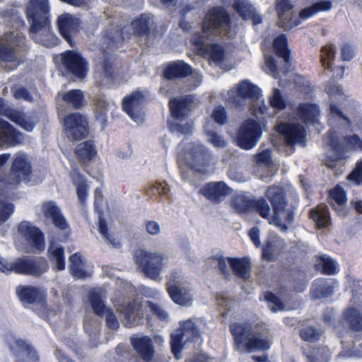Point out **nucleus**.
<instances>
[{
    "mask_svg": "<svg viewBox=\"0 0 362 362\" xmlns=\"http://www.w3.org/2000/svg\"><path fill=\"white\" fill-rule=\"evenodd\" d=\"M0 116H4L13 122L23 129L32 132L35 127V122L27 117L24 112L8 106L3 98L0 97Z\"/></svg>",
    "mask_w": 362,
    "mask_h": 362,
    "instance_id": "16",
    "label": "nucleus"
},
{
    "mask_svg": "<svg viewBox=\"0 0 362 362\" xmlns=\"http://www.w3.org/2000/svg\"><path fill=\"white\" fill-rule=\"evenodd\" d=\"M309 217L315 223L319 229L327 228L330 224V214L329 209L325 205H318L312 209Z\"/></svg>",
    "mask_w": 362,
    "mask_h": 362,
    "instance_id": "38",
    "label": "nucleus"
},
{
    "mask_svg": "<svg viewBox=\"0 0 362 362\" xmlns=\"http://www.w3.org/2000/svg\"><path fill=\"white\" fill-rule=\"evenodd\" d=\"M95 115L97 120L105 124L108 112V103L102 96H96L93 99Z\"/></svg>",
    "mask_w": 362,
    "mask_h": 362,
    "instance_id": "47",
    "label": "nucleus"
},
{
    "mask_svg": "<svg viewBox=\"0 0 362 362\" xmlns=\"http://www.w3.org/2000/svg\"><path fill=\"white\" fill-rule=\"evenodd\" d=\"M232 25L230 13L223 6H214L205 13L202 23L203 33L220 36L223 32L228 33Z\"/></svg>",
    "mask_w": 362,
    "mask_h": 362,
    "instance_id": "4",
    "label": "nucleus"
},
{
    "mask_svg": "<svg viewBox=\"0 0 362 362\" xmlns=\"http://www.w3.org/2000/svg\"><path fill=\"white\" fill-rule=\"evenodd\" d=\"M322 335V331L313 326H307L299 332L300 339L304 341L315 343L320 340Z\"/></svg>",
    "mask_w": 362,
    "mask_h": 362,
    "instance_id": "51",
    "label": "nucleus"
},
{
    "mask_svg": "<svg viewBox=\"0 0 362 362\" xmlns=\"http://www.w3.org/2000/svg\"><path fill=\"white\" fill-rule=\"evenodd\" d=\"M23 134L8 122L0 118V146L14 147L23 143Z\"/></svg>",
    "mask_w": 362,
    "mask_h": 362,
    "instance_id": "18",
    "label": "nucleus"
},
{
    "mask_svg": "<svg viewBox=\"0 0 362 362\" xmlns=\"http://www.w3.org/2000/svg\"><path fill=\"white\" fill-rule=\"evenodd\" d=\"M98 230L104 238L111 244L114 247H119L120 243L113 238L108 231V226L106 220L103 217L99 218Z\"/></svg>",
    "mask_w": 362,
    "mask_h": 362,
    "instance_id": "54",
    "label": "nucleus"
},
{
    "mask_svg": "<svg viewBox=\"0 0 362 362\" xmlns=\"http://www.w3.org/2000/svg\"><path fill=\"white\" fill-rule=\"evenodd\" d=\"M192 103L193 97L191 95L170 99L168 107L171 116L177 120L185 119L191 112L190 105Z\"/></svg>",
    "mask_w": 362,
    "mask_h": 362,
    "instance_id": "23",
    "label": "nucleus"
},
{
    "mask_svg": "<svg viewBox=\"0 0 362 362\" xmlns=\"http://www.w3.org/2000/svg\"><path fill=\"white\" fill-rule=\"evenodd\" d=\"M48 270L49 264L44 257L35 259L19 257L13 262L12 272L17 274L40 276Z\"/></svg>",
    "mask_w": 362,
    "mask_h": 362,
    "instance_id": "9",
    "label": "nucleus"
},
{
    "mask_svg": "<svg viewBox=\"0 0 362 362\" xmlns=\"http://www.w3.org/2000/svg\"><path fill=\"white\" fill-rule=\"evenodd\" d=\"M273 48L278 57L282 58L286 63L290 62L291 51L288 49V40L285 34H281L274 38Z\"/></svg>",
    "mask_w": 362,
    "mask_h": 362,
    "instance_id": "43",
    "label": "nucleus"
},
{
    "mask_svg": "<svg viewBox=\"0 0 362 362\" xmlns=\"http://www.w3.org/2000/svg\"><path fill=\"white\" fill-rule=\"evenodd\" d=\"M16 295L23 304L45 305L47 297L40 288L30 285H20L16 288Z\"/></svg>",
    "mask_w": 362,
    "mask_h": 362,
    "instance_id": "20",
    "label": "nucleus"
},
{
    "mask_svg": "<svg viewBox=\"0 0 362 362\" xmlns=\"http://www.w3.org/2000/svg\"><path fill=\"white\" fill-rule=\"evenodd\" d=\"M271 346L270 342L265 339H262L256 336H250L245 344L240 351L252 353L255 351H267Z\"/></svg>",
    "mask_w": 362,
    "mask_h": 362,
    "instance_id": "44",
    "label": "nucleus"
},
{
    "mask_svg": "<svg viewBox=\"0 0 362 362\" xmlns=\"http://www.w3.org/2000/svg\"><path fill=\"white\" fill-rule=\"evenodd\" d=\"M18 230L33 247L39 251L45 250V236L39 228L28 221H23L18 224Z\"/></svg>",
    "mask_w": 362,
    "mask_h": 362,
    "instance_id": "17",
    "label": "nucleus"
},
{
    "mask_svg": "<svg viewBox=\"0 0 362 362\" xmlns=\"http://www.w3.org/2000/svg\"><path fill=\"white\" fill-rule=\"evenodd\" d=\"M276 238H270L267 240L262 247V259L271 262L276 259L281 252L282 242Z\"/></svg>",
    "mask_w": 362,
    "mask_h": 362,
    "instance_id": "37",
    "label": "nucleus"
},
{
    "mask_svg": "<svg viewBox=\"0 0 362 362\" xmlns=\"http://www.w3.org/2000/svg\"><path fill=\"white\" fill-rule=\"evenodd\" d=\"M274 213L275 219L279 222V213L288 205L285 189L280 186H269L265 193Z\"/></svg>",
    "mask_w": 362,
    "mask_h": 362,
    "instance_id": "22",
    "label": "nucleus"
},
{
    "mask_svg": "<svg viewBox=\"0 0 362 362\" xmlns=\"http://www.w3.org/2000/svg\"><path fill=\"white\" fill-rule=\"evenodd\" d=\"M42 211L45 217L47 219H51L56 228L63 230L69 227L68 223L62 214L60 209L53 201L44 202L42 205Z\"/></svg>",
    "mask_w": 362,
    "mask_h": 362,
    "instance_id": "28",
    "label": "nucleus"
},
{
    "mask_svg": "<svg viewBox=\"0 0 362 362\" xmlns=\"http://www.w3.org/2000/svg\"><path fill=\"white\" fill-rule=\"evenodd\" d=\"M327 138L328 144L334 153V156H328L325 160V165L330 169H335L339 161L346 159L349 151H362V140L357 134L339 138L330 133Z\"/></svg>",
    "mask_w": 362,
    "mask_h": 362,
    "instance_id": "2",
    "label": "nucleus"
},
{
    "mask_svg": "<svg viewBox=\"0 0 362 362\" xmlns=\"http://www.w3.org/2000/svg\"><path fill=\"white\" fill-rule=\"evenodd\" d=\"M56 23L60 35L74 47L76 45L74 37L81 28L80 19L71 13H64L58 16Z\"/></svg>",
    "mask_w": 362,
    "mask_h": 362,
    "instance_id": "11",
    "label": "nucleus"
},
{
    "mask_svg": "<svg viewBox=\"0 0 362 362\" xmlns=\"http://www.w3.org/2000/svg\"><path fill=\"white\" fill-rule=\"evenodd\" d=\"M262 134L259 122L253 119H247L238 130L236 144L242 149L250 150L257 145Z\"/></svg>",
    "mask_w": 362,
    "mask_h": 362,
    "instance_id": "7",
    "label": "nucleus"
},
{
    "mask_svg": "<svg viewBox=\"0 0 362 362\" xmlns=\"http://www.w3.org/2000/svg\"><path fill=\"white\" fill-rule=\"evenodd\" d=\"M16 60V54L13 47L0 42V62H14Z\"/></svg>",
    "mask_w": 362,
    "mask_h": 362,
    "instance_id": "56",
    "label": "nucleus"
},
{
    "mask_svg": "<svg viewBox=\"0 0 362 362\" xmlns=\"http://www.w3.org/2000/svg\"><path fill=\"white\" fill-rule=\"evenodd\" d=\"M252 209L258 213V214L263 218H269L270 216V206L266 199L263 198L257 200H253Z\"/></svg>",
    "mask_w": 362,
    "mask_h": 362,
    "instance_id": "55",
    "label": "nucleus"
},
{
    "mask_svg": "<svg viewBox=\"0 0 362 362\" xmlns=\"http://www.w3.org/2000/svg\"><path fill=\"white\" fill-rule=\"evenodd\" d=\"M49 257L52 264V269L56 272L65 269L64 250L62 246L55 247L53 250L49 249Z\"/></svg>",
    "mask_w": 362,
    "mask_h": 362,
    "instance_id": "46",
    "label": "nucleus"
},
{
    "mask_svg": "<svg viewBox=\"0 0 362 362\" xmlns=\"http://www.w3.org/2000/svg\"><path fill=\"white\" fill-rule=\"evenodd\" d=\"M227 262L236 276L243 279L250 276L251 262L247 257H227Z\"/></svg>",
    "mask_w": 362,
    "mask_h": 362,
    "instance_id": "32",
    "label": "nucleus"
},
{
    "mask_svg": "<svg viewBox=\"0 0 362 362\" xmlns=\"http://www.w3.org/2000/svg\"><path fill=\"white\" fill-rule=\"evenodd\" d=\"M62 98L65 103L71 105L76 110L81 109L84 105V95L79 89H73L64 93Z\"/></svg>",
    "mask_w": 362,
    "mask_h": 362,
    "instance_id": "45",
    "label": "nucleus"
},
{
    "mask_svg": "<svg viewBox=\"0 0 362 362\" xmlns=\"http://www.w3.org/2000/svg\"><path fill=\"white\" fill-rule=\"evenodd\" d=\"M264 299L273 305L270 306V310L275 313L278 310H284L285 305L283 301L274 293L266 291L264 293Z\"/></svg>",
    "mask_w": 362,
    "mask_h": 362,
    "instance_id": "60",
    "label": "nucleus"
},
{
    "mask_svg": "<svg viewBox=\"0 0 362 362\" xmlns=\"http://www.w3.org/2000/svg\"><path fill=\"white\" fill-rule=\"evenodd\" d=\"M276 130L284 136L287 146H293L305 141V129L298 123L281 122L276 126Z\"/></svg>",
    "mask_w": 362,
    "mask_h": 362,
    "instance_id": "14",
    "label": "nucleus"
},
{
    "mask_svg": "<svg viewBox=\"0 0 362 362\" xmlns=\"http://www.w3.org/2000/svg\"><path fill=\"white\" fill-rule=\"evenodd\" d=\"M78 161L83 168L88 167L97 156L98 151L93 140H87L76 145L74 151Z\"/></svg>",
    "mask_w": 362,
    "mask_h": 362,
    "instance_id": "25",
    "label": "nucleus"
},
{
    "mask_svg": "<svg viewBox=\"0 0 362 362\" xmlns=\"http://www.w3.org/2000/svg\"><path fill=\"white\" fill-rule=\"evenodd\" d=\"M65 133L71 141H79L89 134L88 122L80 112H73L64 118Z\"/></svg>",
    "mask_w": 362,
    "mask_h": 362,
    "instance_id": "8",
    "label": "nucleus"
},
{
    "mask_svg": "<svg viewBox=\"0 0 362 362\" xmlns=\"http://www.w3.org/2000/svg\"><path fill=\"white\" fill-rule=\"evenodd\" d=\"M232 192L233 189L223 181L207 182L199 190L201 194L214 204L221 203Z\"/></svg>",
    "mask_w": 362,
    "mask_h": 362,
    "instance_id": "13",
    "label": "nucleus"
},
{
    "mask_svg": "<svg viewBox=\"0 0 362 362\" xmlns=\"http://www.w3.org/2000/svg\"><path fill=\"white\" fill-rule=\"evenodd\" d=\"M320 271L326 275H333L337 272L336 262L329 257H320L319 258Z\"/></svg>",
    "mask_w": 362,
    "mask_h": 362,
    "instance_id": "57",
    "label": "nucleus"
},
{
    "mask_svg": "<svg viewBox=\"0 0 362 362\" xmlns=\"http://www.w3.org/2000/svg\"><path fill=\"white\" fill-rule=\"evenodd\" d=\"M62 64L67 74L78 79L86 77L88 71V63L78 52L67 50L62 54Z\"/></svg>",
    "mask_w": 362,
    "mask_h": 362,
    "instance_id": "10",
    "label": "nucleus"
},
{
    "mask_svg": "<svg viewBox=\"0 0 362 362\" xmlns=\"http://www.w3.org/2000/svg\"><path fill=\"white\" fill-rule=\"evenodd\" d=\"M342 319L354 332H362V313L356 308L348 307L342 313Z\"/></svg>",
    "mask_w": 362,
    "mask_h": 362,
    "instance_id": "34",
    "label": "nucleus"
},
{
    "mask_svg": "<svg viewBox=\"0 0 362 362\" xmlns=\"http://www.w3.org/2000/svg\"><path fill=\"white\" fill-rule=\"evenodd\" d=\"M180 333H183L185 342L200 344L202 340L199 328L191 320L185 321L182 327L177 329Z\"/></svg>",
    "mask_w": 362,
    "mask_h": 362,
    "instance_id": "41",
    "label": "nucleus"
},
{
    "mask_svg": "<svg viewBox=\"0 0 362 362\" xmlns=\"http://www.w3.org/2000/svg\"><path fill=\"white\" fill-rule=\"evenodd\" d=\"M329 197L338 205H344L347 201L346 193L339 185H337L334 188L330 189Z\"/></svg>",
    "mask_w": 362,
    "mask_h": 362,
    "instance_id": "61",
    "label": "nucleus"
},
{
    "mask_svg": "<svg viewBox=\"0 0 362 362\" xmlns=\"http://www.w3.org/2000/svg\"><path fill=\"white\" fill-rule=\"evenodd\" d=\"M336 55V47L334 45H326L321 48L320 62L325 70L332 74L331 80L326 87V92L330 98L339 96L344 99V94L342 87L334 83L343 78L345 67L343 65L335 66L334 61Z\"/></svg>",
    "mask_w": 362,
    "mask_h": 362,
    "instance_id": "3",
    "label": "nucleus"
},
{
    "mask_svg": "<svg viewBox=\"0 0 362 362\" xmlns=\"http://www.w3.org/2000/svg\"><path fill=\"white\" fill-rule=\"evenodd\" d=\"M332 6L333 4L330 0L316 1L310 6L302 8L299 11L298 16L291 12L279 18L280 26L284 30H291L299 25L302 21L308 20L319 13L330 11Z\"/></svg>",
    "mask_w": 362,
    "mask_h": 362,
    "instance_id": "5",
    "label": "nucleus"
},
{
    "mask_svg": "<svg viewBox=\"0 0 362 362\" xmlns=\"http://www.w3.org/2000/svg\"><path fill=\"white\" fill-rule=\"evenodd\" d=\"M166 290L170 299L175 304L182 306L192 305L193 298L189 289L168 281L166 284Z\"/></svg>",
    "mask_w": 362,
    "mask_h": 362,
    "instance_id": "29",
    "label": "nucleus"
},
{
    "mask_svg": "<svg viewBox=\"0 0 362 362\" xmlns=\"http://www.w3.org/2000/svg\"><path fill=\"white\" fill-rule=\"evenodd\" d=\"M193 73L192 67L183 60L170 62L165 66L163 71V77L168 80L185 78Z\"/></svg>",
    "mask_w": 362,
    "mask_h": 362,
    "instance_id": "21",
    "label": "nucleus"
},
{
    "mask_svg": "<svg viewBox=\"0 0 362 362\" xmlns=\"http://www.w3.org/2000/svg\"><path fill=\"white\" fill-rule=\"evenodd\" d=\"M14 205L11 202L0 200V226L6 223L14 212Z\"/></svg>",
    "mask_w": 362,
    "mask_h": 362,
    "instance_id": "59",
    "label": "nucleus"
},
{
    "mask_svg": "<svg viewBox=\"0 0 362 362\" xmlns=\"http://www.w3.org/2000/svg\"><path fill=\"white\" fill-rule=\"evenodd\" d=\"M71 178L76 187V194L80 203L84 204L87 199L88 189L86 177L78 170H74L71 173Z\"/></svg>",
    "mask_w": 362,
    "mask_h": 362,
    "instance_id": "40",
    "label": "nucleus"
},
{
    "mask_svg": "<svg viewBox=\"0 0 362 362\" xmlns=\"http://www.w3.org/2000/svg\"><path fill=\"white\" fill-rule=\"evenodd\" d=\"M296 115L305 123L315 124L318 121L320 107L315 103H302L296 108Z\"/></svg>",
    "mask_w": 362,
    "mask_h": 362,
    "instance_id": "31",
    "label": "nucleus"
},
{
    "mask_svg": "<svg viewBox=\"0 0 362 362\" xmlns=\"http://www.w3.org/2000/svg\"><path fill=\"white\" fill-rule=\"evenodd\" d=\"M16 347L24 352L30 362H38L40 360L37 351L34 349V347L26 343L25 341L23 339H17L16 341Z\"/></svg>",
    "mask_w": 362,
    "mask_h": 362,
    "instance_id": "52",
    "label": "nucleus"
},
{
    "mask_svg": "<svg viewBox=\"0 0 362 362\" xmlns=\"http://www.w3.org/2000/svg\"><path fill=\"white\" fill-rule=\"evenodd\" d=\"M347 179L356 185H362V158L358 160Z\"/></svg>",
    "mask_w": 362,
    "mask_h": 362,
    "instance_id": "63",
    "label": "nucleus"
},
{
    "mask_svg": "<svg viewBox=\"0 0 362 362\" xmlns=\"http://www.w3.org/2000/svg\"><path fill=\"white\" fill-rule=\"evenodd\" d=\"M229 329L235 346L239 351L241 350L252 334V325L249 322H233L230 325Z\"/></svg>",
    "mask_w": 362,
    "mask_h": 362,
    "instance_id": "26",
    "label": "nucleus"
},
{
    "mask_svg": "<svg viewBox=\"0 0 362 362\" xmlns=\"http://www.w3.org/2000/svg\"><path fill=\"white\" fill-rule=\"evenodd\" d=\"M189 145V168L195 172H202L203 168L209 165L211 155L201 144L190 143Z\"/></svg>",
    "mask_w": 362,
    "mask_h": 362,
    "instance_id": "15",
    "label": "nucleus"
},
{
    "mask_svg": "<svg viewBox=\"0 0 362 362\" xmlns=\"http://www.w3.org/2000/svg\"><path fill=\"white\" fill-rule=\"evenodd\" d=\"M327 349L326 347L315 346L311 349L306 357L309 362H322L327 356Z\"/></svg>",
    "mask_w": 362,
    "mask_h": 362,
    "instance_id": "58",
    "label": "nucleus"
},
{
    "mask_svg": "<svg viewBox=\"0 0 362 362\" xmlns=\"http://www.w3.org/2000/svg\"><path fill=\"white\" fill-rule=\"evenodd\" d=\"M192 45L196 49L198 55L202 57H206L209 55L211 59L214 62H221L225 57V49L223 47L218 43H212L210 45V49L205 45L204 36L199 33H194L190 39Z\"/></svg>",
    "mask_w": 362,
    "mask_h": 362,
    "instance_id": "12",
    "label": "nucleus"
},
{
    "mask_svg": "<svg viewBox=\"0 0 362 362\" xmlns=\"http://www.w3.org/2000/svg\"><path fill=\"white\" fill-rule=\"evenodd\" d=\"M32 173L31 163L25 155H18L13 158L11 166V174L14 177L16 183L30 181Z\"/></svg>",
    "mask_w": 362,
    "mask_h": 362,
    "instance_id": "19",
    "label": "nucleus"
},
{
    "mask_svg": "<svg viewBox=\"0 0 362 362\" xmlns=\"http://www.w3.org/2000/svg\"><path fill=\"white\" fill-rule=\"evenodd\" d=\"M347 179L356 185H362V158L358 160Z\"/></svg>",
    "mask_w": 362,
    "mask_h": 362,
    "instance_id": "62",
    "label": "nucleus"
},
{
    "mask_svg": "<svg viewBox=\"0 0 362 362\" xmlns=\"http://www.w3.org/2000/svg\"><path fill=\"white\" fill-rule=\"evenodd\" d=\"M270 105L277 110H284L286 107V103L281 95V91L275 88L272 97L269 99Z\"/></svg>",
    "mask_w": 362,
    "mask_h": 362,
    "instance_id": "64",
    "label": "nucleus"
},
{
    "mask_svg": "<svg viewBox=\"0 0 362 362\" xmlns=\"http://www.w3.org/2000/svg\"><path fill=\"white\" fill-rule=\"evenodd\" d=\"M133 34L136 37L148 36L151 33V18L146 13H141L132 21Z\"/></svg>",
    "mask_w": 362,
    "mask_h": 362,
    "instance_id": "39",
    "label": "nucleus"
},
{
    "mask_svg": "<svg viewBox=\"0 0 362 362\" xmlns=\"http://www.w3.org/2000/svg\"><path fill=\"white\" fill-rule=\"evenodd\" d=\"M125 327L132 328L141 323L144 318L143 306L140 302L133 300L123 306Z\"/></svg>",
    "mask_w": 362,
    "mask_h": 362,
    "instance_id": "24",
    "label": "nucleus"
},
{
    "mask_svg": "<svg viewBox=\"0 0 362 362\" xmlns=\"http://www.w3.org/2000/svg\"><path fill=\"white\" fill-rule=\"evenodd\" d=\"M253 199L243 195H237L231 201L232 208L238 214H245L252 209Z\"/></svg>",
    "mask_w": 362,
    "mask_h": 362,
    "instance_id": "48",
    "label": "nucleus"
},
{
    "mask_svg": "<svg viewBox=\"0 0 362 362\" xmlns=\"http://www.w3.org/2000/svg\"><path fill=\"white\" fill-rule=\"evenodd\" d=\"M25 13L30 23L29 34L36 43L48 48L59 45V38L51 30L48 0H30Z\"/></svg>",
    "mask_w": 362,
    "mask_h": 362,
    "instance_id": "1",
    "label": "nucleus"
},
{
    "mask_svg": "<svg viewBox=\"0 0 362 362\" xmlns=\"http://www.w3.org/2000/svg\"><path fill=\"white\" fill-rule=\"evenodd\" d=\"M134 261L146 276L153 280L159 278L163 267L162 255L139 250L135 253Z\"/></svg>",
    "mask_w": 362,
    "mask_h": 362,
    "instance_id": "6",
    "label": "nucleus"
},
{
    "mask_svg": "<svg viewBox=\"0 0 362 362\" xmlns=\"http://www.w3.org/2000/svg\"><path fill=\"white\" fill-rule=\"evenodd\" d=\"M88 298L94 313L99 317H103L108 308L105 306L101 296L98 293L91 292Z\"/></svg>",
    "mask_w": 362,
    "mask_h": 362,
    "instance_id": "50",
    "label": "nucleus"
},
{
    "mask_svg": "<svg viewBox=\"0 0 362 362\" xmlns=\"http://www.w3.org/2000/svg\"><path fill=\"white\" fill-rule=\"evenodd\" d=\"M296 211V206L293 204L287 205L279 213V222L275 219L274 213L273 212L272 221L274 224L279 228L281 231L286 232L288 226L294 223Z\"/></svg>",
    "mask_w": 362,
    "mask_h": 362,
    "instance_id": "35",
    "label": "nucleus"
},
{
    "mask_svg": "<svg viewBox=\"0 0 362 362\" xmlns=\"http://www.w3.org/2000/svg\"><path fill=\"white\" fill-rule=\"evenodd\" d=\"M185 340L184 341L183 333H180L177 330L176 333L170 334V348L173 354L176 359H180L182 356V351L184 349Z\"/></svg>",
    "mask_w": 362,
    "mask_h": 362,
    "instance_id": "49",
    "label": "nucleus"
},
{
    "mask_svg": "<svg viewBox=\"0 0 362 362\" xmlns=\"http://www.w3.org/2000/svg\"><path fill=\"white\" fill-rule=\"evenodd\" d=\"M69 273L75 279H84L90 276L84 269L85 262L79 252L72 254L69 258Z\"/></svg>",
    "mask_w": 362,
    "mask_h": 362,
    "instance_id": "36",
    "label": "nucleus"
},
{
    "mask_svg": "<svg viewBox=\"0 0 362 362\" xmlns=\"http://www.w3.org/2000/svg\"><path fill=\"white\" fill-rule=\"evenodd\" d=\"M101 67L104 78L109 81H113L115 79L114 62L108 54L104 55V58L101 62Z\"/></svg>",
    "mask_w": 362,
    "mask_h": 362,
    "instance_id": "53",
    "label": "nucleus"
},
{
    "mask_svg": "<svg viewBox=\"0 0 362 362\" xmlns=\"http://www.w3.org/2000/svg\"><path fill=\"white\" fill-rule=\"evenodd\" d=\"M144 100V95L142 92L134 91L123 98L122 109L132 119H135V109L140 107Z\"/></svg>",
    "mask_w": 362,
    "mask_h": 362,
    "instance_id": "33",
    "label": "nucleus"
},
{
    "mask_svg": "<svg viewBox=\"0 0 362 362\" xmlns=\"http://www.w3.org/2000/svg\"><path fill=\"white\" fill-rule=\"evenodd\" d=\"M130 342L133 349L145 362H150L153 359L155 349L149 337H131Z\"/></svg>",
    "mask_w": 362,
    "mask_h": 362,
    "instance_id": "27",
    "label": "nucleus"
},
{
    "mask_svg": "<svg viewBox=\"0 0 362 362\" xmlns=\"http://www.w3.org/2000/svg\"><path fill=\"white\" fill-rule=\"evenodd\" d=\"M233 8L243 20H252L254 25L262 22V16L256 13L255 8L247 1L235 0L233 4Z\"/></svg>",
    "mask_w": 362,
    "mask_h": 362,
    "instance_id": "30",
    "label": "nucleus"
},
{
    "mask_svg": "<svg viewBox=\"0 0 362 362\" xmlns=\"http://www.w3.org/2000/svg\"><path fill=\"white\" fill-rule=\"evenodd\" d=\"M237 93L244 99L258 100L262 95L261 89L247 80H244L239 83Z\"/></svg>",
    "mask_w": 362,
    "mask_h": 362,
    "instance_id": "42",
    "label": "nucleus"
}]
</instances>
